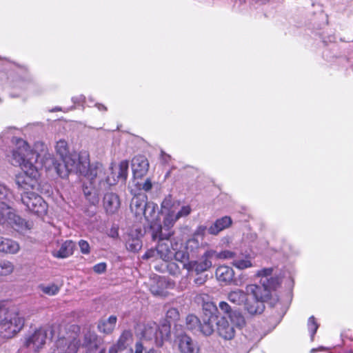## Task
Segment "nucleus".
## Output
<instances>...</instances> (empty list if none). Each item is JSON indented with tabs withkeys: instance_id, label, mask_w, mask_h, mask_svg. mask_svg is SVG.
Segmentation results:
<instances>
[{
	"instance_id": "nucleus-14",
	"label": "nucleus",
	"mask_w": 353,
	"mask_h": 353,
	"mask_svg": "<svg viewBox=\"0 0 353 353\" xmlns=\"http://www.w3.org/2000/svg\"><path fill=\"white\" fill-rule=\"evenodd\" d=\"M57 353H77L79 344L75 338H60L56 342Z\"/></svg>"
},
{
	"instance_id": "nucleus-3",
	"label": "nucleus",
	"mask_w": 353,
	"mask_h": 353,
	"mask_svg": "<svg viewBox=\"0 0 353 353\" xmlns=\"http://www.w3.org/2000/svg\"><path fill=\"white\" fill-rule=\"evenodd\" d=\"M272 270V268H264L258 271L256 276L261 277L259 283L248 285L245 288L249 296L264 303L272 299V292L279 285L278 277H269Z\"/></svg>"
},
{
	"instance_id": "nucleus-2",
	"label": "nucleus",
	"mask_w": 353,
	"mask_h": 353,
	"mask_svg": "<svg viewBox=\"0 0 353 353\" xmlns=\"http://www.w3.org/2000/svg\"><path fill=\"white\" fill-rule=\"evenodd\" d=\"M44 144L37 142L34 150L25 141L19 139L17 143V148L12 154L11 163L20 166L22 172L16 175L15 183L19 190L29 191L33 190L38 184L39 177V166L41 164L43 157L41 150L43 151Z\"/></svg>"
},
{
	"instance_id": "nucleus-46",
	"label": "nucleus",
	"mask_w": 353,
	"mask_h": 353,
	"mask_svg": "<svg viewBox=\"0 0 353 353\" xmlns=\"http://www.w3.org/2000/svg\"><path fill=\"white\" fill-rule=\"evenodd\" d=\"M179 316V312L176 308H170L166 312V319L170 321L176 320Z\"/></svg>"
},
{
	"instance_id": "nucleus-60",
	"label": "nucleus",
	"mask_w": 353,
	"mask_h": 353,
	"mask_svg": "<svg viewBox=\"0 0 353 353\" xmlns=\"http://www.w3.org/2000/svg\"><path fill=\"white\" fill-rule=\"evenodd\" d=\"M55 110H60L61 109L60 108H56Z\"/></svg>"
},
{
	"instance_id": "nucleus-30",
	"label": "nucleus",
	"mask_w": 353,
	"mask_h": 353,
	"mask_svg": "<svg viewBox=\"0 0 353 353\" xmlns=\"http://www.w3.org/2000/svg\"><path fill=\"white\" fill-rule=\"evenodd\" d=\"M201 249L202 245L195 236L187 241L185 250L192 257L197 256Z\"/></svg>"
},
{
	"instance_id": "nucleus-23",
	"label": "nucleus",
	"mask_w": 353,
	"mask_h": 353,
	"mask_svg": "<svg viewBox=\"0 0 353 353\" xmlns=\"http://www.w3.org/2000/svg\"><path fill=\"white\" fill-rule=\"evenodd\" d=\"M231 224V218L225 216L216 220V221L208 228V232L212 235H217L222 230L229 228Z\"/></svg>"
},
{
	"instance_id": "nucleus-13",
	"label": "nucleus",
	"mask_w": 353,
	"mask_h": 353,
	"mask_svg": "<svg viewBox=\"0 0 353 353\" xmlns=\"http://www.w3.org/2000/svg\"><path fill=\"white\" fill-rule=\"evenodd\" d=\"M149 162L145 157L139 155L132 160V170L135 179H141L148 171Z\"/></svg>"
},
{
	"instance_id": "nucleus-44",
	"label": "nucleus",
	"mask_w": 353,
	"mask_h": 353,
	"mask_svg": "<svg viewBox=\"0 0 353 353\" xmlns=\"http://www.w3.org/2000/svg\"><path fill=\"white\" fill-rule=\"evenodd\" d=\"M191 212V208L190 205H183L179 210V208L175 210V214L178 219L181 217L189 215Z\"/></svg>"
},
{
	"instance_id": "nucleus-17",
	"label": "nucleus",
	"mask_w": 353,
	"mask_h": 353,
	"mask_svg": "<svg viewBox=\"0 0 353 353\" xmlns=\"http://www.w3.org/2000/svg\"><path fill=\"white\" fill-rule=\"evenodd\" d=\"M216 330L219 335L225 340H231L234 336V328L229 323L225 316H218Z\"/></svg>"
},
{
	"instance_id": "nucleus-35",
	"label": "nucleus",
	"mask_w": 353,
	"mask_h": 353,
	"mask_svg": "<svg viewBox=\"0 0 353 353\" xmlns=\"http://www.w3.org/2000/svg\"><path fill=\"white\" fill-rule=\"evenodd\" d=\"M214 254L213 255V259H223V260H232L234 261L237 252L234 251H230L228 250H223L221 252H216L214 250Z\"/></svg>"
},
{
	"instance_id": "nucleus-41",
	"label": "nucleus",
	"mask_w": 353,
	"mask_h": 353,
	"mask_svg": "<svg viewBox=\"0 0 353 353\" xmlns=\"http://www.w3.org/2000/svg\"><path fill=\"white\" fill-rule=\"evenodd\" d=\"M165 268H166L169 274H170L171 275L179 276L181 274L180 267L175 262H172L170 261L168 262H165Z\"/></svg>"
},
{
	"instance_id": "nucleus-36",
	"label": "nucleus",
	"mask_w": 353,
	"mask_h": 353,
	"mask_svg": "<svg viewBox=\"0 0 353 353\" xmlns=\"http://www.w3.org/2000/svg\"><path fill=\"white\" fill-rule=\"evenodd\" d=\"M39 288L43 293L48 296H54L57 294L60 290V288L54 283L49 285L41 284L39 285Z\"/></svg>"
},
{
	"instance_id": "nucleus-55",
	"label": "nucleus",
	"mask_w": 353,
	"mask_h": 353,
	"mask_svg": "<svg viewBox=\"0 0 353 353\" xmlns=\"http://www.w3.org/2000/svg\"><path fill=\"white\" fill-rule=\"evenodd\" d=\"M236 324L239 325V326H241L242 325L244 324V319L242 316L241 315H239L237 316V322H236Z\"/></svg>"
},
{
	"instance_id": "nucleus-26",
	"label": "nucleus",
	"mask_w": 353,
	"mask_h": 353,
	"mask_svg": "<svg viewBox=\"0 0 353 353\" xmlns=\"http://www.w3.org/2000/svg\"><path fill=\"white\" fill-rule=\"evenodd\" d=\"M74 244L72 241H66L63 243L58 250L52 252V255L59 259H64L73 254Z\"/></svg>"
},
{
	"instance_id": "nucleus-48",
	"label": "nucleus",
	"mask_w": 353,
	"mask_h": 353,
	"mask_svg": "<svg viewBox=\"0 0 353 353\" xmlns=\"http://www.w3.org/2000/svg\"><path fill=\"white\" fill-rule=\"evenodd\" d=\"M207 280V276H199L194 280V283L196 285H201L205 283Z\"/></svg>"
},
{
	"instance_id": "nucleus-54",
	"label": "nucleus",
	"mask_w": 353,
	"mask_h": 353,
	"mask_svg": "<svg viewBox=\"0 0 353 353\" xmlns=\"http://www.w3.org/2000/svg\"><path fill=\"white\" fill-rule=\"evenodd\" d=\"M161 159L165 163H168L170 159V156L169 154H165L164 152L161 151Z\"/></svg>"
},
{
	"instance_id": "nucleus-15",
	"label": "nucleus",
	"mask_w": 353,
	"mask_h": 353,
	"mask_svg": "<svg viewBox=\"0 0 353 353\" xmlns=\"http://www.w3.org/2000/svg\"><path fill=\"white\" fill-rule=\"evenodd\" d=\"M148 202V196L145 194H137L133 196L130 202V210L137 218L142 219L143 210Z\"/></svg>"
},
{
	"instance_id": "nucleus-38",
	"label": "nucleus",
	"mask_w": 353,
	"mask_h": 353,
	"mask_svg": "<svg viewBox=\"0 0 353 353\" xmlns=\"http://www.w3.org/2000/svg\"><path fill=\"white\" fill-rule=\"evenodd\" d=\"M190 256V255L187 252L186 250H185V251H183V250H179V249H178L174 251L173 258H174V259L176 261L180 262L183 267L185 263H188V262L190 261H189Z\"/></svg>"
},
{
	"instance_id": "nucleus-56",
	"label": "nucleus",
	"mask_w": 353,
	"mask_h": 353,
	"mask_svg": "<svg viewBox=\"0 0 353 353\" xmlns=\"http://www.w3.org/2000/svg\"><path fill=\"white\" fill-rule=\"evenodd\" d=\"M95 105L100 111H106L107 110V108L103 104L97 103Z\"/></svg>"
},
{
	"instance_id": "nucleus-49",
	"label": "nucleus",
	"mask_w": 353,
	"mask_h": 353,
	"mask_svg": "<svg viewBox=\"0 0 353 353\" xmlns=\"http://www.w3.org/2000/svg\"><path fill=\"white\" fill-rule=\"evenodd\" d=\"M145 349L144 345L142 341H137L135 345V352L134 353H143V350Z\"/></svg>"
},
{
	"instance_id": "nucleus-52",
	"label": "nucleus",
	"mask_w": 353,
	"mask_h": 353,
	"mask_svg": "<svg viewBox=\"0 0 353 353\" xmlns=\"http://www.w3.org/2000/svg\"><path fill=\"white\" fill-rule=\"evenodd\" d=\"M85 99V97L83 95L74 97L72 99L74 103H80L84 102Z\"/></svg>"
},
{
	"instance_id": "nucleus-45",
	"label": "nucleus",
	"mask_w": 353,
	"mask_h": 353,
	"mask_svg": "<svg viewBox=\"0 0 353 353\" xmlns=\"http://www.w3.org/2000/svg\"><path fill=\"white\" fill-rule=\"evenodd\" d=\"M78 245L82 254H88L90 253V247L87 241L81 239L79 241Z\"/></svg>"
},
{
	"instance_id": "nucleus-50",
	"label": "nucleus",
	"mask_w": 353,
	"mask_h": 353,
	"mask_svg": "<svg viewBox=\"0 0 353 353\" xmlns=\"http://www.w3.org/2000/svg\"><path fill=\"white\" fill-rule=\"evenodd\" d=\"M207 228L204 225H199L196 230L195 231L194 236L199 235V236H203L205 234V230Z\"/></svg>"
},
{
	"instance_id": "nucleus-57",
	"label": "nucleus",
	"mask_w": 353,
	"mask_h": 353,
	"mask_svg": "<svg viewBox=\"0 0 353 353\" xmlns=\"http://www.w3.org/2000/svg\"><path fill=\"white\" fill-rule=\"evenodd\" d=\"M253 1L256 2V3L264 4V3H267V2H269L270 0H253Z\"/></svg>"
},
{
	"instance_id": "nucleus-25",
	"label": "nucleus",
	"mask_w": 353,
	"mask_h": 353,
	"mask_svg": "<svg viewBox=\"0 0 353 353\" xmlns=\"http://www.w3.org/2000/svg\"><path fill=\"white\" fill-rule=\"evenodd\" d=\"M19 243L10 239L0 236V252L6 254H14L19 251Z\"/></svg>"
},
{
	"instance_id": "nucleus-51",
	"label": "nucleus",
	"mask_w": 353,
	"mask_h": 353,
	"mask_svg": "<svg viewBox=\"0 0 353 353\" xmlns=\"http://www.w3.org/2000/svg\"><path fill=\"white\" fill-rule=\"evenodd\" d=\"M8 189L0 183V199H3L7 196Z\"/></svg>"
},
{
	"instance_id": "nucleus-7",
	"label": "nucleus",
	"mask_w": 353,
	"mask_h": 353,
	"mask_svg": "<svg viewBox=\"0 0 353 353\" xmlns=\"http://www.w3.org/2000/svg\"><path fill=\"white\" fill-rule=\"evenodd\" d=\"M203 323L200 322L198 331L205 336H210L214 330V325H216L218 307L213 303H205L203 305Z\"/></svg>"
},
{
	"instance_id": "nucleus-34",
	"label": "nucleus",
	"mask_w": 353,
	"mask_h": 353,
	"mask_svg": "<svg viewBox=\"0 0 353 353\" xmlns=\"http://www.w3.org/2000/svg\"><path fill=\"white\" fill-rule=\"evenodd\" d=\"M14 269L13 263L6 259H0V276H7L12 273Z\"/></svg>"
},
{
	"instance_id": "nucleus-27",
	"label": "nucleus",
	"mask_w": 353,
	"mask_h": 353,
	"mask_svg": "<svg viewBox=\"0 0 353 353\" xmlns=\"http://www.w3.org/2000/svg\"><path fill=\"white\" fill-rule=\"evenodd\" d=\"M248 296H249L247 291L237 289L230 292L227 297L229 301L236 305H244Z\"/></svg>"
},
{
	"instance_id": "nucleus-19",
	"label": "nucleus",
	"mask_w": 353,
	"mask_h": 353,
	"mask_svg": "<svg viewBox=\"0 0 353 353\" xmlns=\"http://www.w3.org/2000/svg\"><path fill=\"white\" fill-rule=\"evenodd\" d=\"M179 348L181 353H199L197 342L186 334L180 336Z\"/></svg>"
},
{
	"instance_id": "nucleus-22",
	"label": "nucleus",
	"mask_w": 353,
	"mask_h": 353,
	"mask_svg": "<svg viewBox=\"0 0 353 353\" xmlns=\"http://www.w3.org/2000/svg\"><path fill=\"white\" fill-rule=\"evenodd\" d=\"M158 205L153 202H148L143 212V217L150 224L152 230V225H156V221L158 219L159 212H157Z\"/></svg>"
},
{
	"instance_id": "nucleus-47",
	"label": "nucleus",
	"mask_w": 353,
	"mask_h": 353,
	"mask_svg": "<svg viewBox=\"0 0 353 353\" xmlns=\"http://www.w3.org/2000/svg\"><path fill=\"white\" fill-rule=\"evenodd\" d=\"M106 263H99L94 265L93 270L98 274L103 273L106 270Z\"/></svg>"
},
{
	"instance_id": "nucleus-9",
	"label": "nucleus",
	"mask_w": 353,
	"mask_h": 353,
	"mask_svg": "<svg viewBox=\"0 0 353 353\" xmlns=\"http://www.w3.org/2000/svg\"><path fill=\"white\" fill-rule=\"evenodd\" d=\"M214 250H207L199 260H192L185 263L183 269L187 270L188 272H194L197 274L205 272L212 266V260L214 259Z\"/></svg>"
},
{
	"instance_id": "nucleus-18",
	"label": "nucleus",
	"mask_w": 353,
	"mask_h": 353,
	"mask_svg": "<svg viewBox=\"0 0 353 353\" xmlns=\"http://www.w3.org/2000/svg\"><path fill=\"white\" fill-rule=\"evenodd\" d=\"M103 208L108 214H114L120 208V199L119 196L114 192H107L103 199Z\"/></svg>"
},
{
	"instance_id": "nucleus-32",
	"label": "nucleus",
	"mask_w": 353,
	"mask_h": 353,
	"mask_svg": "<svg viewBox=\"0 0 353 353\" xmlns=\"http://www.w3.org/2000/svg\"><path fill=\"white\" fill-rule=\"evenodd\" d=\"M179 207V203L174 202L170 195L166 196L161 203L162 213L172 212Z\"/></svg>"
},
{
	"instance_id": "nucleus-10",
	"label": "nucleus",
	"mask_w": 353,
	"mask_h": 353,
	"mask_svg": "<svg viewBox=\"0 0 353 353\" xmlns=\"http://www.w3.org/2000/svg\"><path fill=\"white\" fill-rule=\"evenodd\" d=\"M48 331L45 328H39L26 339L24 346L34 352H37L46 344Z\"/></svg>"
},
{
	"instance_id": "nucleus-59",
	"label": "nucleus",
	"mask_w": 353,
	"mask_h": 353,
	"mask_svg": "<svg viewBox=\"0 0 353 353\" xmlns=\"http://www.w3.org/2000/svg\"><path fill=\"white\" fill-rule=\"evenodd\" d=\"M315 352H316V349L313 348V349L311 350V352L312 353H314Z\"/></svg>"
},
{
	"instance_id": "nucleus-29",
	"label": "nucleus",
	"mask_w": 353,
	"mask_h": 353,
	"mask_svg": "<svg viewBox=\"0 0 353 353\" xmlns=\"http://www.w3.org/2000/svg\"><path fill=\"white\" fill-rule=\"evenodd\" d=\"M117 320V316L112 315L107 320L100 321L98 325L99 330L105 334H110L115 327Z\"/></svg>"
},
{
	"instance_id": "nucleus-12",
	"label": "nucleus",
	"mask_w": 353,
	"mask_h": 353,
	"mask_svg": "<svg viewBox=\"0 0 353 353\" xmlns=\"http://www.w3.org/2000/svg\"><path fill=\"white\" fill-rule=\"evenodd\" d=\"M101 339L94 332H88L84 334L82 347L86 353H105V348L101 347Z\"/></svg>"
},
{
	"instance_id": "nucleus-21",
	"label": "nucleus",
	"mask_w": 353,
	"mask_h": 353,
	"mask_svg": "<svg viewBox=\"0 0 353 353\" xmlns=\"http://www.w3.org/2000/svg\"><path fill=\"white\" fill-rule=\"evenodd\" d=\"M244 308L251 315L261 314L265 308L264 302L252 296H248Z\"/></svg>"
},
{
	"instance_id": "nucleus-42",
	"label": "nucleus",
	"mask_w": 353,
	"mask_h": 353,
	"mask_svg": "<svg viewBox=\"0 0 353 353\" xmlns=\"http://www.w3.org/2000/svg\"><path fill=\"white\" fill-rule=\"evenodd\" d=\"M307 327L309 332H310L311 339L313 340L314 336L316 332L317 329L319 328V325L313 316L309 318L307 322Z\"/></svg>"
},
{
	"instance_id": "nucleus-33",
	"label": "nucleus",
	"mask_w": 353,
	"mask_h": 353,
	"mask_svg": "<svg viewBox=\"0 0 353 353\" xmlns=\"http://www.w3.org/2000/svg\"><path fill=\"white\" fill-rule=\"evenodd\" d=\"M55 150L57 154L60 157L61 159H63L70 154L68 143L63 139H61L57 142Z\"/></svg>"
},
{
	"instance_id": "nucleus-58",
	"label": "nucleus",
	"mask_w": 353,
	"mask_h": 353,
	"mask_svg": "<svg viewBox=\"0 0 353 353\" xmlns=\"http://www.w3.org/2000/svg\"><path fill=\"white\" fill-rule=\"evenodd\" d=\"M145 353H154V352L152 349H150L148 351L145 352Z\"/></svg>"
},
{
	"instance_id": "nucleus-1",
	"label": "nucleus",
	"mask_w": 353,
	"mask_h": 353,
	"mask_svg": "<svg viewBox=\"0 0 353 353\" xmlns=\"http://www.w3.org/2000/svg\"><path fill=\"white\" fill-rule=\"evenodd\" d=\"M43 151L41 150L43 157L41 164L46 170H54L61 178H65L70 173H76L87 177L92 185L99 183L100 189H106L115 183L110 181L108 173L100 163H90L89 156L86 152L70 153L61 159V163L54 159V157L47 152L44 145Z\"/></svg>"
},
{
	"instance_id": "nucleus-20",
	"label": "nucleus",
	"mask_w": 353,
	"mask_h": 353,
	"mask_svg": "<svg viewBox=\"0 0 353 353\" xmlns=\"http://www.w3.org/2000/svg\"><path fill=\"white\" fill-rule=\"evenodd\" d=\"M165 216L163 220V225H161L159 224L152 225V232H158L159 233V230L158 227H160L162 230V232L168 233L169 232H172L171 228L174 225L175 222L178 220L176 216L175 211H172V212L164 213Z\"/></svg>"
},
{
	"instance_id": "nucleus-40",
	"label": "nucleus",
	"mask_w": 353,
	"mask_h": 353,
	"mask_svg": "<svg viewBox=\"0 0 353 353\" xmlns=\"http://www.w3.org/2000/svg\"><path fill=\"white\" fill-rule=\"evenodd\" d=\"M129 163L127 161H122L120 162L119 165V172L117 175V179H121L122 181H125L128 177V172Z\"/></svg>"
},
{
	"instance_id": "nucleus-31",
	"label": "nucleus",
	"mask_w": 353,
	"mask_h": 353,
	"mask_svg": "<svg viewBox=\"0 0 353 353\" xmlns=\"http://www.w3.org/2000/svg\"><path fill=\"white\" fill-rule=\"evenodd\" d=\"M84 196L86 200L92 205H98L99 202V196L98 190L93 188H88L87 186L83 188V190Z\"/></svg>"
},
{
	"instance_id": "nucleus-5",
	"label": "nucleus",
	"mask_w": 353,
	"mask_h": 353,
	"mask_svg": "<svg viewBox=\"0 0 353 353\" xmlns=\"http://www.w3.org/2000/svg\"><path fill=\"white\" fill-rule=\"evenodd\" d=\"M0 225L10 227L21 233H24L31 228L28 222L14 214L4 202L0 203Z\"/></svg>"
},
{
	"instance_id": "nucleus-11",
	"label": "nucleus",
	"mask_w": 353,
	"mask_h": 353,
	"mask_svg": "<svg viewBox=\"0 0 353 353\" xmlns=\"http://www.w3.org/2000/svg\"><path fill=\"white\" fill-rule=\"evenodd\" d=\"M132 333L129 330H125L120 336L117 343L113 345L108 353H133L131 347L133 339Z\"/></svg>"
},
{
	"instance_id": "nucleus-43",
	"label": "nucleus",
	"mask_w": 353,
	"mask_h": 353,
	"mask_svg": "<svg viewBox=\"0 0 353 353\" xmlns=\"http://www.w3.org/2000/svg\"><path fill=\"white\" fill-rule=\"evenodd\" d=\"M219 308L220 311L227 315L231 320H232V310L231 306L225 301H221L219 303Z\"/></svg>"
},
{
	"instance_id": "nucleus-28",
	"label": "nucleus",
	"mask_w": 353,
	"mask_h": 353,
	"mask_svg": "<svg viewBox=\"0 0 353 353\" xmlns=\"http://www.w3.org/2000/svg\"><path fill=\"white\" fill-rule=\"evenodd\" d=\"M251 257L249 254L243 255L242 253H238L232 264L239 270H244L252 267Z\"/></svg>"
},
{
	"instance_id": "nucleus-24",
	"label": "nucleus",
	"mask_w": 353,
	"mask_h": 353,
	"mask_svg": "<svg viewBox=\"0 0 353 353\" xmlns=\"http://www.w3.org/2000/svg\"><path fill=\"white\" fill-rule=\"evenodd\" d=\"M125 247L128 250L137 252L142 248V241L137 231L129 233L125 239Z\"/></svg>"
},
{
	"instance_id": "nucleus-37",
	"label": "nucleus",
	"mask_w": 353,
	"mask_h": 353,
	"mask_svg": "<svg viewBox=\"0 0 353 353\" xmlns=\"http://www.w3.org/2000/svg\"><path fill=\"white\" fill-rule=\"evenodd\" d=\"M200 325L199 319L194 315H188L186 318L187 328L192 332L199 330Z\"/></svg>"
},
{
	"instance_id": "nucleus-6",
	"label": "nucleus",
	"mask_w": 353,
	"mask_h": 353,
	"mask_svg": "<svg viewBox=\"0 0 353 353\" xmlns=\"http://www.w3.org/2000/svg\"><path fill=\"white\" fill-rule=\"evenodd\" d=\"M170 335V326L163 324L160 327L156 323H150L144 326L141 332L142 340L153 341L157 346L163 345V340Z\"/></svg>"
},
{
	"instance_id": "nucleus-39",
	"label": "nucleus",
	"mask_w": 353,
	"mask_h": 353,
	"mask_svg": "<svg viewBox=\"0 0 353 353\" xmlns=\"http://www.w3.org/2000/svg\"><path fill=\"white\" fill-rule=\"evenodd\" d=\"M139 179H134V184L137 188L138 190H143L144 192L150 191L152 188V183L150 179L148 178L144 181H139Z\"/></svg>"
},
{
	"instance_id": "nucleus-8",
	"label": "nucleus",
	"mask_w": 353,
	"mask_h": 353,
	"mask_svg": "<svg viewBox=\"0 0 353 353\" xmlns=\"http://www.w3.org/2000/svg\"><path fill=\"white\" fill-rule=\"evenodd\" d=\"M21 202L27 209L37 215H42L46 212L47 204L43 198L32 191L21 192Z\"/></svg>"
},
{
	"instance_id": "nucleus-4",
	"label": "nucleus",
	"mask_w": 353,
	"mask_h": 353,
	"mask_svg": "<svg viewBox=\"0 0 353 353\" xmlns=\"http://www.w3.org/2000/svg\"><path fill=\"white\" fill-rule=\"evenodd\" d=\"M159 233L152 232V237L154 241L158 240V245L156 250H150L143 255V259H150L154 256L157 252L158 256L165 262H168L173 259L174 251L178 250L182 245L181 240L176 241L175 239H170L173 232L168 233L162 232L160 227H158Z\"/></svg>"
},
{
	"instance_id": "nucleus-53",
	"label": "nucleus",
	"mask_w": 353,
	"mask_h": 353,
	"mask_svg": "<svg viewBox=\"0 0 353 353\" xmlns=\"http://www.w3.org/2000/svg\"><path fill=\"white\" fill-rule=\"evenodd\" d=\"M150 291L154 295H159L162 293V289H157L154 286H151Z\"/></svg>"
},
{
	"instance_id": "nucleus-16",
	"label": "nucleus",
	"mask_w": 353,
	"mask_h": 353,
	"mask_svg": "<svg viewBox=\"0 0 353 353\" xmlns=\"http://www.w3.org/2000/svg\"><path fill=\"white\" fill-rule=\"evenodd\" d=\"M215 274L219 281L226 284L233 283L235 285H241V283H239L237 280L234 279V271L231 267L221 265L216 268Z\"/></svg>"
}]
</instances>
